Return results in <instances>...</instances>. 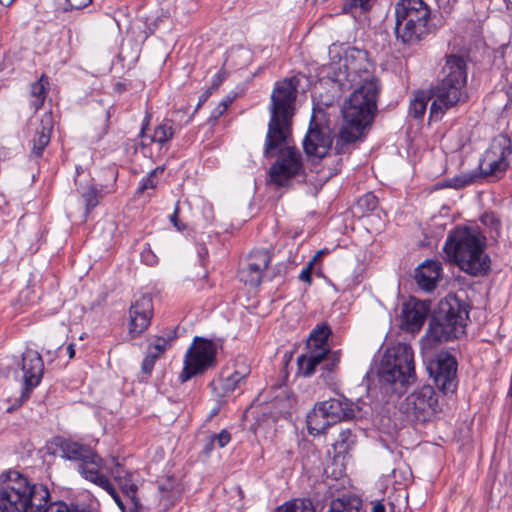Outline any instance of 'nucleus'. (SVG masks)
Here are the masks:
<instances>
[{
	"mask_svg": "<svg viewBox=\"0 0 512 512\" xmlns=\"http://www.w3.org/2000/svg\"><path fill=\"white\" fill-rule=\"evenodd\" d=\"M42 512H92L91 510L80 507L77 504L68 505L64 501H51V497L48 502L43 506Z\"/></svg>",
	"mask_w": 512,
	"mask_h": 512,
	"instance_id": "4c0bfd02",
	"label": "nucleus"
},
{
	"mask_svg": "<svg viewBox=\"0 0 512 512\" xmlns=\"http://www.w3.org/2000/svg\"><path fill=\"white\" fill-rule=\"evenodd\" d=\"M314 266L312 263H307L305 268L299 274V280L307 283L309 286L312 284V273Z\"/></svg>",
	"mask_w": 512,
	"mask_h": 512,
	"instance_id": "864d4df0",
	"label": "nucleus"
},
{
	"mask_svg": "<svg viewBox=\"0 0 512 512\" xmlns=\"http://www.w3.org/2000/svg\"><path fill=\"white\" fill-rule=\"evenodd\" d=\"M129 501L131 507L129 508V510H127V512H148V509L142 505V503L137 497L129 499Z\"/></svg>",
	"mask_w": 512,
	"mask_h": 512,
	"instance_id": "5fc2aeb1",
	"label": "nucleus"
},
{
	"mask_svg": "<svg viewBox=\"0 0 512 512\" xmlns=\"http://www.w3.org/2000/svg\"><path fill=\"white\" fill-rule=\"evenodd\" d=\"M291 138L285 143H281L277 148L273 149L270 154L263 155L265 158H272L276 154L277 160L270 166L268 171L269 181L277 187H288L293 178L298 176H306L305 168L302 162L300 151L290 145Z\"/></svg>",
	"mask_w": 512,
	"mask_h": 512,
	"instance_id": "9d476101",
	"label": "nucleus"
},
{
	"mask_svg": "<svg viewBox=\"0 0 512 512\" xmlns=\"http://www.w3.org/2000/svg\"><path fill=\"white\" fill-rule=\"evenodd\" d=\"M448 260L473 277H482L490 271V257L485 253V239L468 226H456L443 247Z\"/></svg>",
	"mask_w": 512,
	"mask_h": 512,
	"instance_id": "f03ea898",
	"label": "nucleus"
},
{
	"mask_svg": "<svg viewBox=\"0 0 512 512\" xmlns=\"http://www.w3.org/2000/svg\"><path fill=\"white\" fill-rule=\"evenodd\" d=\"M276 512H316L310 500L295 499L284 503L276 509Z\"/></svg>",
	"mask_w": 512,
	"mask_h": 512,
	"instance_id": "58836bf2",
	"label": "nucleus"
},
{
	"mask_svg": "<svg viewBox=\"0 0 512 512\" xmlns=\"http://www.w3.org/2000/svg\"><path fill=\"white\" fill-rule=\"evenodd\" d=\"M249 372L248 368H244V371L236 370L229 375H225L224 372H221L218 379L210 382L209 386L214 396L218 398L219 404L225 402L223 399L230 396L239 387L240 383L246 379Z\"/></svg>",
	"mask_w": 512,
	"mask_h": 512,
	"instance_id": "6ab92c4d",
	"label": "nucleus"
},
{
	"mask_svg": "<svg viewBox=\"0 0 512 512\" xmlns=\"http://www.w3.org/2000/svg\"><path fill=\"white\" fill-rule=\"evenodd\" d=\"M94 462L95 463H91L90 459H87V461L79 463L78 472L86 480H89L90 482L101 487L104 484V482L108 480V478L99 471L102 465V458L97 453L96 460H94Z\"/></svg>",
	"mask_w": 512,
	"mask_h": 512,
	"instance_id": "bb28decb",
	"label": "nucleus"
},
{
	"mask_svg": "<svg viewBox=\"0 0 512 512\" xmlns=\"http://www.w3.org/2000/svg\"><path fill=\"white\" fill-rule=\"evenodd\" d=\"M442 266L436 260H426L415 269L414 278L418 286L425 291L436 288L441 277Z\"/></svg>",
	"mask_w": 512,
	"mask_h": 512,
	"instance_id": "aec40b11",
	"label": "nucleus"
},
{
	"mask_svg": "<svg viewBox=\"0 0 512 512\" xmlns=\"http://www.w3.org/2000/svg\"><path fill=\"white\" fill-rule=\"evenodd\" d=\"M470 304L455 293L441 299L431 314L424 341L429 347L458 339L465 333Z\"/></svg>",
	"mask_w": 512,
	"mask_h": 512,
	"instance_id": "7ed1b4c3",
	"label": "nucleus"
},
{
	"mask_svg": "<svg viewBox=\"0 0 512 512\" xmlns=\"http://www.w3.org/2000/svg\"><path fill=\"white\" fill-rule=\"evenodd\" d=\"M232 103V99L228 98L226 100L221 101L218 106L224 111L227 110L228 106Z\"/></svg>",
	"mask_w": 512,
	"mask_h": 512,
	"instance_id": "338daca9",
	"label": "nucleus"
},
{
	"mask_svg": "<svg viewBox=\"0 0 512 512\" xmlns=\"http://www.w3.org/2000/svg\"><path fill=\"white\" fill-rule=\"evenodd\" d=\"M396 40L414 46L433 30L431 9L423 0H398L394 6Z\"/></svg>",
	"mask_w": 512,
	"mask_h": 512,
	"instance_id": "0eeeda50",
	"label": "nucleus"
},
{
	"mask_svg": "<svg viewBox=\"0 0 512 512\" xmlns=\"http://www.w3.org/2000/svg\"><path fill=\"white\" fill-rule=\"evenodd\" d=\"M102 197V188H98L95 185H90L86 188L82 193L86 214L91 213V211L99 204Z\"/></svg>",
	"mask_w": 512,
	"mask_h": 512,
	"instance_id": "e433bc0d",
	"label": "nucleus"
},
{
	"mask_svg": "<svg viewBox=\"0 0 512 512\" xmlns=\"http://www.w3.org/2000/svg\"><path fill=\"white\" fill-rule=\"evenodd\" d=\"M53 130V122L51 115H45L41 120V127L37 129L32 140L33 146L31 155L35 158H40L43 155L45 148L51 140V133Z\"/></svg>",
	"mask_w": 512,
	"mask_h": 512,
	"instance_id": "393cba45",
	"label": "nucleus"
},
{
	"mask_svg": "<svg viewBox=\"0 0 512 512\" xmlns=\"http://www.w3.org/2000/svg\"><path fill=\"white\" fill-rule=\"evenodd\" d=\"M512 154V142L508 135H499L495 138L488 149L484 152L479 163H489L492 161H506Z\"/></svg>",
	"mask_w": 512,
	"mask_h": 512,
	"instance_id": "5701e85b",
	"label": "nucleus"
},
{
	"mask_svg": "<svg viewBox=\"0 0 512 512\" xmlns=\"http://www.w3.org/2000/svg\"><path fill=\"white\" fill-rule=\"evenodd\" d=\"M153 313V300L149 294H142L131 303L128 334L132 339L139 337L148 329Z\"/></svg>",
	"mask_w": 512,
	"mask_h": 512,
	"instance_id": "f3484780",
	"label": "nucleus"
},
{
	"mask_svg": "<svg viewBox=\"0 0 512 512\" xmlns=\"http://www.w3.org/2000/svg\"><path fill=\"white\" fill-rule=\"evenodd\" d=\"M359 411V406L345 397L317 402L307 415L308 432L313 436L321 435L336 423L354 419Z\"/></svg>",
	"mask_w": 512,
	"mask_h": 512,
	"instance_id": "1a4fd4ad",
	"label": "nucleus"
},
{
	"mask_svg": "<svg viewBox=\"0 0 512 512\" xmlns=\"http://www.w3.org/2000/svg\"><path fill=\"white\" fill-rule=\"evenodd\" d=\"M331 334L330 327L323 323L314 328L310 336L308 338V346L314 347V351H321L322 349H327L325 346L327 345L328 337Z\"/></svg>",
	"mask_w": 512,
	"mask_h": 512,
	"instance_id": "2f4dec72",
	"label": "nucleus"
},
{
	"mask_svg": "<svg viewBox=\"0 0 512 512\" xmlns=\"http://www.w3.org/2000/svg\"><path fill=\"white\" fill-rule=\"evenodd\" d=\"M179 212H180V208H179V204L177 203L173 214L170 216V221L178 231H184L187 228V226H186V224H184L183 222H181L179 220Z\"/></svg>",
	"mask_w": 512,
	"mask_h": 512,
	"instance_id": "603ef678",
	"label": "nucleus"
},
{
	"mask_svg": "<svg viewBox=\"0 0 512 512\" xmlns=\"http://www.w3.org/2000/svg\"><path fill=\"white\" fill-rule=\"evenodd\" d=\"M509 167L508 160L492 161L489 163H479L478 170L469 173H462L450 179L442 180L436 184V188H453L462 189L468 185L479 182L484 178H491L493 181L500 180L504 177Z\"/></svg>",
	"mask_w": 512,
	"mask_h": 512,
	"instance_id": "4468645a",
	"label": "nucleus"
},
{
	"mask_svg": "<svg viewBox=\"0 0 512 512\" xmlns=\"http://www.w3.org/2000/svg\"><path fill=\"white\" fill-rule=\"evenodd\" d=\"M50 492L43 484H32L16 470L0 475L1 512H42Z\"/></svg>",
	"mask_w": 512,
	"mask_h": 512,
	"instance_id": "20e7f679",
	"label": "nucleus"
},
{
	"mask_svg": "<svg viewBox=\"0 0 512 512\" xmlns=\"http://www.w3.org/2000/svg\"><path fill=\"white\" fill-rule=\"evenodd\" d=\"M362 500L356 496L343 495L332 500L327 512H360Z\"/></svg>",
	"mask_w": 512,
	"mask_h": 512,
	"instance_id": "7c9ffc66",
	"label": "nucleus"
},
{
	"mask_svg": "<svg viewBox=\"0 0 512 512\" xmlns=\"http://www.w3.org/2000/svg\"><path fill=\"white\" fill-rule=\"evenodd\" d=\"M428 101L429 98L424 92H418L410 102L409 115L416 120L422 119L426 112Z\"/></svg>",
	"mask_w": 512,
	"mask_h": 512,
	"instance_id": "c9c22d12",
	"label": "nucleus"
},
{
	"mask_svg": "<svg viewBox=\"0 0 512 512\" xmlns=\"http://www.w3.org/2000/svg\"><path fill=\"white\" fill-rule=\"evenodd\" d=\"M232 103V99L228 98L226 100L221 101L218 106L224 111L227 110L228 106Z\"/></svg>",
	"mask_w": 512,
	"mask_h": 512,
	"instance_id": "69168bd1",
	"label": "nucleus"
},
{
	"mask_svg": "<svg viewBox=\"0 0 512 512\" xmlns=\"http://www.w3.org/2000/svg\"><path fill=\"white\" fill-rule=\"evenodd\" d=\"M91 0H65L64 11L79 10L86 7Z\"/></svg>",
	"mask_w": 512,
	"mask_h": 512,
	"instance_id": "3c124183",
	"label": "nucleus"
},
{
	"mask_svg": "<svg viewBox=\"0 0 512 512\" xmlns=\"http://www.w3.org/2000/svg\"><path fill=\"white\" fill-rule=\"evenodd\" d=\"M174 133L172 120L165 119L155 127L151 141L163 145L173 138Z\"/></svg>",
	"mask_w": 512,
	"mask_h": 512,
	"instance_id": "f704fd0d",
	"label": "nucleus"
},
{
	"mask_svg": "<svg viewBox=\"0 0 512 512\" xmlns=\"http://www.w3.org/2000/svg\"><path fill=\"white\" fill-rule=\"evenodd\" d=\"M328 253V250L327 249H321L319 250L315 255L314 257L308 262V263H312V265L314 266L319 260L320 258L327 254Z\"/></svg>",
	"mask_w": 512,
	"mask_h": 512,
	"instance_id": "052dcab7",
	"label": "nucleus"
},
{
	"mask_svg": "<svg viewBox=\"0 0 512 512\" xmlns=\"http://www.w3.org/2000/svg\"><path fill=\"white\" fill-rule=\"evenodd\" d=\"M365 135L350 129L344 125L340 128L338 135L335 139L334 151L336 155H343L349 152L350 146L361 140Z\"/></svg>",
	"mask_w": 512,
	"mask_h": 512,
	"instance_id": "cd10ccee",
	"label": "nucleus"
},
{
	"mask_svg": "<svg viewBox=\"0 0 512 512\" xmlns=\"http://www.w3.org/2000/svg\"><path fill=\"white\" fill-rule=\"evenodd\" d=\"M74 347H75L74 344H69L66 348L70 359H72L75 356V348Z\"/></svg>",
	"mask_w": 512,
	"mask_h": 512,
	"instance_id": "774afa93",
	"label": "nucleus"
},
{
	"mask_svg": "<svg viewBox=\"0 0 512 512\" xmlns=\"http://www.w3.org/2000/svg\"><path fill=\"white\" fill-rule=\"evenodd\" d=\"M168 340L163 337H157L154 344L148 346L147 352H152L158 359L167 349Z\"/></svg>",
	"mask_w": 512,
	"mask_h": 512,
	"instance_id": "a18cd8bd",
	"label": "nucleus"
},
{
	"mask_svg": "<svg viewBox=\"0 0 512 512\" xmlns=\"http://www.w3.org/2000/svg\"><path fill=\"white\" fill-rule=\"evenodd\" d=\"M271 255L267 250H256L250 253L246 266L238 271V277L241 282L251 287H257L261 284L264 271L269 266Z\"/></svg>",
	"mask_w": 512,
	"mask_h": 512,
	"instance_id": "a211bd4d",
	"label": "nucleus"
},
{
	"mask_svg": "<svg viewBox=\"0 0 512 512\" xmlns=\"http://www.w3.org/2000/svg\"><path fill=\"white\" fill-rule=\"evenodd\" d=\"M155 178L156 177L152 176V173L150 172L147 177L141 180L137 192L141 194L147 189H154L157 186V181Z\"/></svg>",
	"mask_w": 512,
	"mask_h": 512,
	"instance_id": "8fccbe9b",
	"label": "nucleus"
},
{
	"mask_svg": "<svg viewBox=\"0 0 512 512\" xmlns=\"http://www.w3.org/2000/svg\"><path fill=\"white\" fill-rule=\"evenodd\" d=\"M110 117H111L110 110H107L105 112L104 126H103V129H102V132L99 135V138H101L103 135H105L107 133L108 128H109Z\"/></svg>",
	"mask_w": 512,
	"mask_h": 512,
	"instance_id": "13d9d810",
	"label": "nucleus"
},
{
	"mask_svg": "<svg viewBox=\"0 0 512 512\" xmlns=\"http://www.w3.org/2000/svg\"><path fill=\"white\" fill-rule=\"evenodd\" d=\"M400 410L414 423H424L439 411L437 393L431 385H424L401 403Z\"/></svg>",
	"mask_w": 512,
	"mask_h": 512,
	"instance_id": "ddd939ff",
	"label": "nucleus"
},
{
	"mask_svg": "<svg viewBox=\"0 0 512 512\" xmlns=\"http://www.w3.org/2000/svg\"><path fill=\"white\" fill-rule=\"evenodd\" d=\"M224 74L221 73V72H218L217 74L214 75L213 79H212V83H211V86L209 87V89L214 92L216 91L219 86L222 84V82L224 81Z\"/></svg>",
	"mask_w": 512,
	"mask_h": 512,
	"instance_id": "6e6d98bb",
	"label": "nucleus"
},
{
	"mask_svg": "<svg viewBox=\"0 0 512 512\" xmlns=\"http://www.w3.org/2000/svg\"><path fill=\"white\" fill-rule=\"evenodd\" d=\"M372 512H386V508L383 503L377 502L374 504Z\"/></svg>",
	"mask_w": 512,
	"mask_h": 512,
	"instance_id": "0e129e2a",
	"label": "nucleus"
},
{
	"mask_svg": "<svg viewBox=\"0 0 512 512\" xmlns=\"http://www.w3.org/2000/svg\"><path fill=\"white\" fill-rule=\"evenodd\" d=\"M440 8H442L445 12H450L452 10V5L449 0H435Z\"/></svg>",
	"mask_w": 512,
	"mask_h": 512,
	"instance_id": "bf43d9fd",
	"label": "nucleus"
},
{
	"mask_svg": "<svg viewBox=\"0 0 512 512\" xmlns=\"http://www.w3.org/2000/svg\"><path fill=\"white\" fill-rule=\"evenodd\" d=\"M340 362V352L334 351L330 352L327 349V354L325 360L320 364L321 374L320 377L323 378L325 382H328L333 379L332 375L335 373Z\"/></svg>",
	"mask_w": 512,
	"mask_h": 512,
	"instance_id": "473e14b6",
	"label": "nucleus"
},
{
	"mask_svg": "<svg viewBox=\"0 0 512 512\" xmlns=\"http://www.w3.org/2000/svg\"><path fill=\"white\" fill-rule=\"evenodd\" d=\"M327 349L321 351H311L309 355H300L297 359L298 374L304 377H310L316 371V368L325 360Z\"/></svg>",
	"mask_w": 512,
	"mask_h": 512,
	"instance_id": "a878e982",
	"label": "nucleus"
},
{
	"mask_svg": "<svg viewBox=\"0 0 512 512\" xmlns=\"http://www.w3.org/2000/svg\"><path fill=\"white\" fill-rule=\"evenodd\" d=\"M225 113L224 110L220 108V106L217 105V107L211 112L210 119L217 120Z\"/></svg>",
	"mask_w": 512,
	"mask_h": 512,
	"instance_id": "680f3d73",
	"label": "nucleus"
},
{
	"mask_svg": "<svg viewBox=\"0 0 512 512\" xmlns=\"http://www.w3.org/2000/svg\"><path fill=\"white\" fill-rule=\"evenodd\" d=\"M379 92L380 84L377 78L365 79L343 106L344 125L365 135L371 128L378 110Z\"/></svg>",
	"mask_w": 512,
	"mask_h": 512,
	"instance_id": "6e6552de",
	"label": "nucleus"
},
{
	"mask_svg": "<svg viewBox=\"0 0 512 512\" xmlns=\"http://www.w3.org/2000/svg\"><path fill=\"white\" fill-rule=\"evenodd\" d=\"M379 205L378 198L372 193L368 192L364 195H362L356 203L357 209H359L362 213V215L368 214L370 212H373L377 209Z\"/></svg>",
	"mask_w": 512,
	"mask_h": 512,
	"instance_id": "ea45409f",
	"label": "nucleus"
},
{
	"mask_svg": "<svg viewBox=\"0 0 512 512\" xmlns=\"http://www.w3.org/2000/svg\"><path fill=\"white\" fill-rule=\"evenodd\" d=\"M332 145L331 129L317 122L313 114L308 132L303 140V149L308 160L312 163L320 162L332 149Z\"/></svg>",
	"mask_w": 512,
	"mask_h": 512,
	"instance_id": "2eb2a0df",
	"label": "nucleus"
},
{
	"mask_svg": "<svg viewBox=\"0 0 512 512\" xmlns=\"http://www.w3.org/2000/svg\"><path fill=\"white\" fill-rule=\"evenodd\" d=\"M59 448L62 452V457L68 460L79 461L82 463L83 461L90 459L91 463H95L94 460H96V452L88 445L80 444L69 439H61L59 442Z\"/></svg>",
	"mask_w": 512,
	"mask_h": 512,
	"instance_id": "4be33fe9",
	"label": "nucleus"
},
{
	"mask_svg": "<svg viewBox=\"0 0 512 512\" xmlns=\"http://www.w3.org/2000/svg\"><path fill=\"white\" fill-rule=\"evenodd\" d=\"M158 488L162 492L161 501H165L166 507L173 506L181 497L182 489L173 477H168Z\"/></svg>",
	"mask_w": 512,
	"mask_h": 512,
	"instance_id": "c756f323",
	"label": "nucleus"
},
{
	"mask_svg": "<svg viewBox=\"0 0 512 512\" xmlns=\"http://www.w3.org/2000/svg\"><path fill=\"white\" fill-rule=\"evenodd\" d=\"M356 442V436L351 432L350 429L342 430L338 438L332 444L334 452L337 456L345 455L353 447Z\"/></svg>",
	"mask_w": 512,
	"mask_h": 512,
	"instance_id": "72a5a7b5",
	"label": "nucleus"
},
{
	"mask_svg": "<svg viewBox=\"0 0 512 512\" xmlns=\"http://www.w3.org/2000/svg\"><path fill=\"white\" fill-rule=\"evenodd\" d=\"M231 440V435L227 430H222L218 434H211L208 437V443L204 447L205 452H210L213 449L214 443H217L219 448L225 447Z\"/></svg>",
	"mask_w": 512,
	"mask_h": 512,
	"instance_id": "a19ab883",
	"label": "nucleus"
},
{
	"mask_svg": "<svg viewBox=\"0 0 512 512\" xmlns=\"http://www.w3.org/2000/svg\"><path fill=\"white\" fill-rule=\"evenodd\" d=\"M300 79L291 76L277 81L271 93L270 119L265 137V154L292 138L293 117Z\"/></svg>",
	"mask_w": 512,
	"mask_h": 512,
	"instance_id": "f257e3e1",
	"label": "nucleus"
},
{
	"mask_svg": "<svg viewBox=\"0 0 512 512\" xmlns=\"http://www.w3.org/2000/svg\"><path fill=\"white\" fill-rule=\"evenodd\" d=\"M381 390L385 394L401 396L416 380L414 354L406 344L387 349L377 369Z\"/></svg>",
	"mask_w": 512,
	"mask_h": 512,
	"instance_id": "423d86ee",
	"label": "nucleus"
},
{
	"mask_svg": "<svg viewBox=\"0 0 512 512\" xmlns=\"http://www.w3.org/2000/svg\"><path fill=\"white\" fill-rule=\"evenodd\" d=\"M344 65L350 72L360 75L362 72H369L372 64L369 60V53L357 47H349L345 51Z\"/></svg>",
	"mask_w": 512,
	"mask_h": 512,
	"instance_id": "b1692460",
	"label": "nucleus"
},
{
	"mask_svg": "<svg viewBox=\"0 0 512 512\" xmlns=\"http://www.w3.org/2000/svg\"><path fill=\"white\" fill-rule=\"evenodd\" d=\"M442 72L443 79L432 89L434 100L429 111V119L432 121L441 120L446 111L468 100L465 59L454 54L447 56Z\"/></svg>",
	"mask_w": 512,
	"mask_h": 512,
	"instance_id": "39448f33",
	"label": "nucleus"
},
{
	"mask_svg": "<svg viewBox=\"0 0 512 512\" xmlns=\"http://www.w3.org/2000/svg\"><path fill=\"white\" fill-rule=\"evenodd\" d=\"M132 477H133V475L131 474V475L127 476V478L125 477L124 479L117 482L122 493L128 499L137 497L136 493L138 491V486L135 483H133Z\"/></svg>",
	"mask_w": 512,
	"mask_h": 512,
	"instance_id": "79ce46f5",
	"label": "nucleus"
},
{
	"mask_svg": "<svg viewBox=\"0 0 512 512\" xmlns=\"http://www.w3.org/2000/svg\"><path fill=\"white\" fill-rule=\"evenodd\" d=\"M429 304L425 301L412 299L405 303L402 308V318L406 326L411 329H419L424 324L429 313Z\"/></svg>",
	"mask_w": 512,
	"mask_h": 512,
	"instance_id": "412c9836",
	"label": "nucleus"
},
{
	"mask_svg": "<svg viewBox=\"0 0 512 512\" xmlns=\"http://www.w3.org/2000/svg\"><path fill=\"white\" fill-rule=\"evenodd\" d=\"M156 361H157V358L155 357V355L152 354V352H147L145 358L143 359L142 365H141L142 372L147 375H150L154 368Z\"/></svg>",
	"mask_w": 512,
	"mask_h": 512,
	"instance_id": "09e8293b",
	"label": "nucleus"
},
{
	"mask_svg": "<svg viewBox=\"0 0 512 512\" xmlns=\"http://www.w3.org/2000/svg\"><path fill=\"white\" fill-rule=\"evenodd\" d=\"M141 260L144 264L148 266H154L158 262V257L156 254L152 251L149 244H146L144 248L141 251Z\"/></svg>",
	"mask_w": 512,
	"mask_h": 512,
	"instance_id": "49530a36",
	"label": "nucleus"
},
{
	"mask_svg": "<svg viewBox=\"0 0 512 512\" xmlns=\"http://www.w3.org/2000/svg\"><path fill=\"white\" fill-rule=\"evenodd\" d=\"M112 461L114 462V467L111 469V474L116 482L124 479L125 477L127 478V476L132 474L126 471L124 467L119 462H117L115 458H113Z\"/></svg>",
	"mask_w": 512,
	"mask_h": 512,
	"instance_id": "de8ad7c7",
	"label": "nucleus"
},
{
	"mask_svg": "<svg viewBox=\"0 0 512 512\" xmlns=\"http://www.w3.org/2000/svg\"><path fill=\"white\" fill-rule=\"evenodd\" d=\"M150 118H151L150 114H147L145 116L144 120H143L142 127H141V130H140V136L141 137H143L145 135V131L148 128Z\"/></svg>",
	"mask_w": 512,
	"mask_h": 512,
	"instance_id": "e2e57ef3",
	"label": "nucleus"
},
{
	"mask_svg": "<svg viewBox=\"0 0 512 512\" xmlns=\"http://www.w3.org/2000/svg\"><path fill=\"white\" fill-rule=\"evenodd\" d=\"M49 90V78L42 74L41 77L30 86V96L34 98L31 101V107L38 111L44 105Z\"/></svg>",
	"mask_w": 512,
	"mask_h": 512,
	"instance_id": "c85d7f7f",
	"label": "nucleus"
},
{
	"mask_svg": "<svg viewBox=\"0 0 512 512\" xmlns=\"http://www.w3.org/2000/svg\"><path fill=\"white\" fill-rule=\"evenodd\" d=\"M212 93L213 92L208 88L200 95L197 106L195 108V112L209 99Z\"/></svg>",
	"mask_w": 512,
	"mask_h": 512,
	"instance_id": "4d7b16f0",
	"label": "nucleus"
},
{
	"mask_svg": "<svg viewBox=\"0 0 512 512\" xmlns=\"http://www.w3.org/2000/svg\"><path fill=\"white\" fill-rule=\"evenodd\" d=\"M371 0H344L342 11L343 13H349L354 8H361L363 12H367L371 8Z\"/></svg>",
	"mask_w": 512,
	"mask_h": 512,
	"instance_id": "37998d69",
	"label": "nucleus"
},
{
	"mask_svg": "<svg viewBox=\"0 0 512 512\" xmlns=\"http://www.w3.org/2000/svg\"><path fill=\"white\" fill-rule=\"evenodd\" d=\"M217 345L214 341L195 337L185 353L184 366L179 375L181 383L193 377L203 375L209 369L217 366Z\"/></svg>",
	"mask_w": 512,
	"mask_h": 512,
	"instance_id": "9b49d317",
	"label": "nucleus"
},
{
	"mask_svg": "<svg viewBox=\"0 0 512 512\" xmlns=\"http://www.w3.org/2000/svg\"><path fill=\"white\" fill-rule=\"evenodd\" d=\"M20 368L23 372V388L20 402H26L43 377L44 362L42 356L36 350L27 348L21 357Z\"/></svg>",
	"mask_w": 512,
	"mask_h": 512,
	"instance_id": "dca6fc26",
	"label": "nucleus"
},
{
	"mask_svg": "<svg viewBox=\"0 0 512 512\" xmlns=\"http://www.w3.org/2000/svg\"><path fill=\"white\" fill-rule=\"evenodd\" d=\"M425 364L429 377L442 394L452 395L456 392L458 362L454 355L440 351L428 357Z\"/></svg>",
	"mask_w": 512,
	"mask_h": 512,
	"instance_id": "f8f14e48",
	"label": "nucleus"
},
{
	"mask_svg": "<svg viewBox=\"0 0 512 512\" xmlns=\"http://www.w3.org/2000/svg\"><path fill=\"white\" fill-rule=\"evenodd\" d=\"M101 488L104 489L113 498L121 512H127L124 502L122 501L121 497L119 496L118 492L116 491L115 487L111 484L109 479L106 482H104Z\"/></svg>",
	"mask_w": 512,
	"mask_h": 512,
	"instance_id": "c03bdc74",
	"label": "nucleus"
}]
</instances>
